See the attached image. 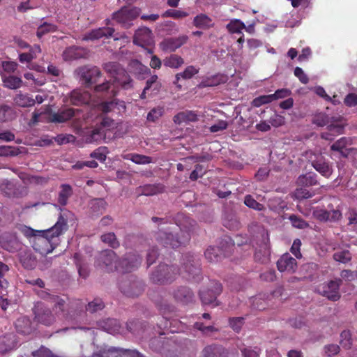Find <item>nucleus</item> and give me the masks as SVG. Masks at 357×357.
<instances>
[{
	"label": "nucleus",
	"mask_w": 357,
	"mask_h": 357,
	"mask_svg": "<svg viewBox=\"0 0 357 357\" xmlns=\"http://www.w3.org/2000/svg\"><path fill=\"white\" fill-rule=\"evenodd\" d=\"M199 259L190 253L185 254L181 260V268L176 265L160 264L150 275L151 281L157 284H170L178 275L188 280H195L200 275Z\"/></svg>",
	"instance_id": "nucleus-1"
},
{
	"label": "nucleus",
	"mask_w": 357,
	"mask_h": 357,
	"mask_svg": "<svg viewBox=\"0 0 357 357\" xmlns=\"http://www.w3.org/2000/svg\"><path fill=\"white\" fill-rule=\"evenodd\" d=\"M65 214L59 216L56 222L51 228L43 231L31 230L33 249L43 255L52 252L59 243V236L68 229Z\"/></svg>",
	"instance_id": "nucleus-2"
},
{
	"label": "nucleus",
	"mask_w": 357,
	"mask_h": 357,
	"mask_svg": "<svg viewBox=\"0 0 357 357\" xmlns=\"http://www.w3.org/2000/svg\"><path fill=\"white\" fill-rule=\"evenodd\" d=\"M190 229L185 230L180 229V234L174 235L171 231H160L157 234V241L167 248H176L185 244L190 238Z\"/></svg>",
	"instance_id": "nucleus-3"
},
{
	"label": "nucleus",
	"mask_w": 357,
	"mask_h": 357,
	"mask_svg": "<svg viewBox=\"0 0 357 357\" xmlns=\"http://www.w3.org/2000/svg\"><path fill=\"white\" fill-rule=\"evenodd\" d=\"M144 282L133 275L123 277L119 283L121 291L125 296L131 298L142 295L144 291Z\"/></svg>",
	"instance_id": "nucleus-4"
},
{
	"label": "nucleus",
	"mask_w": 357,
	"mask_h": 357,
	"mask_svg": "<svg viewBox=\"0 0 357 357\" xmlns=\"http://www.w3.org/2000/svg\"><path fill=\"white\" fill-rule=\"evenodd\" d=\"M140 10L136 7L123 6L112 13V19L122 28L129 29L133 25V21L139 15Z\"/></svg>",
	"instance_id": "nucleus-5"
},
{
	"label": "nucleus",
	"mask_w": 357,
	"mask_h": 357,
	"mask_svg": "<svg viewBox=\"0 0 357 357\" xmlns=\"http://www.w3.org/2000/svg\"><path fill=\"white\" fill-rule=\"evenodd\" d=\"M120 261L112 250H105L99 253L95 261L96 266L107 272L119 271Z\"/></svg>",
	"instance_id": "nucleus-6"
},
{
	"label": "nucleus",
	"mask_w": 357,
	"mask_h": 357,
	"mask_svg": "<svg viewBox=\"0 0 357 357\" xmlns=\"http://www.w3.org/2000/svg\"><path fill=\"white\" fill-rule=\"evenodd\" d=\"M34 321L45 326H50L56 321V317L50 308L43 303H37L33 309Z\"/></svg>",
	"instance_id": "nucleus-7"
},
{
	"label": "nucleus",
	"mask_w": 357,
	"mask_h": 357,
	"mask_svg": "<svg viewBox=\"0 0 357 357\" xmlns=\"http://www.w3.org/2000/svg\"><path fill=\"white\" fill-rule=\"evenodd\" d=\"M342 284V280L337 279L335 280H331L328 282L323 283L317 286V292L326 297L328 300L332 301H337L340 298V287Z\"/></svg>",
	"instance_id": "nucleus-8"
},
{
	"label": "nucleus",
	"mask_w": 357,
	"mask_h": 357,
	"mask_svg": "<svg viewBox=\"0 0 357 357\" xmlns=\"http://www.w3.org/2000/svg\"><path fill=\"white\" fill-rule=\"evenodd\" d=\"M77 71L82 84L86 87H90L96 83L101 76V71L97 66H84L79 67Z\"/></svg>",
	"instance_id": "nucleus-9"
},
{
	"label": "nucleus",
	"mask_w": 357,
	"mask_h": 357,
	"mask_svg": "<svg viewBox=\"0 0 357 357\" xmlns=\"http://www.w3.org/2000/svg\"><path fill=\"white\" fill-rule=\"evenodd\" d=\"M332 121L327 126V131L321 133V138L326 140H333L335 136L344 133V127L347 125L344 119L342 116L332 117Z\"/></svg>",
	"instance_id": "nucleus-10"
},
{
	"label": "nucleus",
	"mask_w": 357,
	"mask_h": 357,
	"mask_svg": "<svg viewBox=\"0 0 357 357\" xmlns=\"http://www.w3.org/2000/svg\"><path fill=\"white\" fill-rule=\"evenodd\" d=\"M122 356L128 357H145L135 349H123L115 347H110L108 349H100L98 352L93 354L92 357H119Z\"/></svg>",
	"instance_id": "nucleus-11"
},
{
	"label": "nucleus",
	"mask_w": 357,
	"mask_h": 357,
	"mask_svg": "<svg viewBox=\"0 0 357 357\" xmlns=\"http://www.w3.org/2000/svg\"><path fill=\"white\" fill-rule=\"evenodd\" d=\"M222 291V284L218 282L213 284L212 289L203 290L199 292L200 299L204 305H213V307L219 305L217 297Z\"/></svg>",
	"instance_id": "nucleus-12"
},
{
	"label": "nucleus",
	"mask_w": 357,
	"mask_h": 357,
	"mask_svg": "<svg viewBox=\"0 0 357 357\" xmlns=\"http://www.w3.org/2000/svg\"><path fill=\"white\" fill-rule=\"evenodd\" d=\"M142 258L135 252L126 254L120 261L119 271L131 272L137 269L141 264Z\"/></svg>",
	"instance_id": "nucleus-13"
},
{
	"label": "nucleus",
	"mask_w": 357,
	"mask_h": 357,
	"mask_svg": "<svg viewBox=\"0 0 357 357\" xmlns=\"http://www.w3.org/2000/svg\"><path fill=\"white\" fill-rule=\"evenodd\" d=\"M298 265L296 259L289 253L282 255L277 261V268L280 272L295 273Z\"/></svg>",
	"instance_id": "nucleus-14"
},
{
	"label": "nucleus",
	"mask_w": 357,
	"mask_h": 357,
	"mask_svg": "<svg viewBox=\"0 0 357 357\" xmlns=\"http://www.w3.org/2000/svg\"><path fill=\"white\" fill-rule=\"evenodd\" d=\"M188 40V37L185 35L176 38H167L160 43V46L163 51L172 52L185 44Z\"/></svg>",
	"instance_id": "nucleus-15"
},
{
	"label": "nucleus",
	"mask_w": 357,
	"mask_h": 357,
	"mask_svg": "<svg viewBox=\"0 0 357 357\" xmlns=\"http://www.w3.org/2000/svg\"><path fill=\"white\" fill-rule=\"evenodd\" d=\"M153 41L152 31L147 27L138 29L134 35L133 42L135 44L144 47L150 45Z\"/></svg>",
	"instance_id": "nucleus-16"
},
{
	"label": "nucleus",
	"mask_w": 357,
	"mask_h": 357,
	"mask_svg": "<svg viewBox=\"0 0 357 357\" xmlns=\"http://www.w3.org/2000/svg\"><path fill=\"white\" fill-rule=\"evenodd\" d=\"M202 357H229V351L220 344H212L203 349Z\"/></svg>",
	"instance_id": "nucleus-17"
},
{
	"label": "nucleus",
	"mask_w": 357,
	"mask_h": 357,
	"mask_svg": "<svg viewBox=\"0 0 357 357\" xmlns=\"http://www.w3.org/2000/svg\"><path fill=\"white\" fill-rule=\"evenodd\" d=\"M174 298L183 304H188L192 301L194 294L192 291L186 286L178 287L172 292Z\"/></svg>",
	"instance_id": "nucleus-18"
},
{
	"label": "nucleus",
	"mask_w": 357,
	"mask_h": 357,
	"mask_svg": "<svg viewBox=\"0 0 357 357\" xmlns=\"http://www.w3.org/2000/svg\"><path fill=\"white\" fill-rule=\"evenodd\" d=\"M314 217L319 221H337L342 217L339 210L327 211L323 208H316L313 211Z\"/></svg>",
	"instance_id": "nucleus-19"
},
{
	"label": "nucleus",
	"mask_w": 357,
	"mask_h": 357,
	"mask_svg": "<svg viewBox=\"0 0 357 357\" xmlns=\"http://www.w3.org/2000/svg\"><path fill=\"white\" fill-rule=\"evenodd\" d=\"M16 337L13 333L0 336V354H5L17 347Z\"/></svg>",
	"instance_id": "nucleus-20"
},
{
	"label": "nucleus",
	"mask_w": 357,
	"mask_h": 357,
	"mask_svg": "<svg viewBox=\"0 0 357 357\" xmlns=\"http://www.w3.org/2000/svg\"><path fill=\"white\" fill-rule=\"evenodd\" d=\"M69 98L72 105L80 106L88 104L90 101L91 96L87 91L75 89L70 93Z\"/></svg>",
	"instance_id": "nucleus-21"
},
{
	"label": "nucleus",
	"mask_w": 357,
	"mask_h": 357,
	"mask_svg": "<svg viewBox=\"0 0 357 357\" xmlns=\"http://www.w3.org/2000/svg\"><path fill=\"white\" fill-rule=\"evenodd\" d=\"M199 120V116L195 111L185 110L176 114L173 121L176 124L189 123Z\"/></svg>",
	"instance_id": "nucleus-22"
},
{
	"label": "nucleus",
	"mask_w": 357,
	"mask_h": 357,
	"mask_svg": "<svg viewBox=\"0 0 357 357\" xmlns=\"http://www.w3.org/2000/svg\"><path fill=\"white\" fill-rule=\"evenodd\" d=\"M312 165L318 172L326 178H328L332 174V168L323 156H319L313 160Z\"/></svg>",
	"instance_id": "nucleus-23"
},
{
	"label": "nucleus",
	"mask_w": 357,
	"mask_h": 357,
	"mask_svg": "<svg viewBox=\"0 0 357 357\" xmlns=\"http://www.w3.org/2000/svg\"><path fill=\"white\" fill-rule=\"evenodd\" d=\"M0 243L3 249L12 252L17 249L18 241L15 235L3 234L0 236Z\"/></svg>",
	"instance_id": "nucleus-24"
},
{
	"label": "nucleus",
	"mask_w": 357,
	"mask_h": 357,
	"mask_svg": "<svg viewBox=\"0 0 357 357\" xmlns=\"http://www.w3.org/2000/svg\"><path fill=\"white\" fill-rule=\"evenodd\" d=\"M99 326L106 332L110 334H117L121 333V326L119 321L116 319H107L101 321Z\"/></svg>",
	"instance_id": "nucleus-25"
},
{
	"label": "nucleus",
	"mask_w": 357,
	"mask_h": 357,
	"mask_svg": "<svg viewBox=\"0 0 357 357\" xmlns=\"http://www.w3.org/2000/svg\"><path fill=\"white\" fill-rule=\"evenodd\" d=\"M75 110L73 108H67L54 113L51 116V120L54 123H64L75 116Z\"/></svg>",
	"instance_id": "nucleus-26"
},
{
	"label": "nucleus",
	"mask_w": 357,
	"mask_h": 357,
	"mask_svg": "<svg viewBox=\"0 0 357 357\" xmlns=\"http://www.w3.org/2000/svg\"><path fill=\"white\" fill-rule=\"evenodd\" d=\"M114 82L119 84L124 89H128L132 86V80L123 68L120 69V71L114 77Z\"/></svg>",
	"instance_id": "nucleus-27"
},
{
	"label": "nucleus",
	"mask_w": 357,
	"mask_h": 357,
	"mask_svg": "<svg viewBox=\"0 0 357 357\" xmlns=\"http://www.w3.org/2000/svg\"><path fill=\"white\" fill-rule=\"evenodd\" d=\"M106 133L104 130L96 125L93 128H91L88 132V134L86 137V140L87 142H100L105 137Z\"/></svg>",
	"instance_id": "nucleus-28"
},
{
	"label": "nucleus",
	"mask_w": 357,
	"mask_h": 357,
	"mask_svg": "<svg viewBox=\"0 0 357 357\" xmlns=\"http://www.w3.org/2000/svg\"><path fill=\"white\" fill-rule=\"evenodd\" d=\"M193 24L197 28L202 29H208L213 26V20L206 14H199L195 17Z\"/></svg>",
	"instance_id": "nucleus-29"
},
{
	"label": "nucleus",
	"mask_w": 357,
	"mask_h": 357,
	"mask_svg": "<svg viewBox=\"0 0 357 357\" xmlns=\"http://www.w3.org/2000/svg\"><path fill=\"white\" fill-rule=\"evenodd\" d=\"M0 190L8 197L18 196L16 185L8 180H3L0 183Z\"/></svg>",
	"instance_id": "nucleus-30"
},
{
	"label": "nucleus",
	"mask_w": 357,
	"mask_h": 357,
	"mask_svg": "<svg viewBox=\"0 0 357 357\" xmlns=\"http://www.w3.org/2000/svg\"><path fill=\"white\" fill-rule=\"evenodd\" d=\"M116 107H117L119 111L121 109L120 107L125 109L126 106L124 105V102L119 101L117 99H113L110 101L103 102L99 105V109L103 113L110 112Z\"/></svg>",
	"instance_id": "nucleus-31"
},
{
	"label": "nucleus",
	"mask_w": 357,
	"mask_h": 357,
	"mask_svg": "<svg viewBox=\"0 0 357 357\" xmlns=\"http://www.w3.org/2000/svg\"><path fill=\"white\" fill-rule=\"evenodd\" d=\"M13 100L15 104L20 107H29L34 105L33 98L27 93H19Z\"/></svg>",
	"instance_id": "nucleus-32"
},
{
	"label": "nucleus",
	"mask_w": 357,
	"mask_h": 357,
	"mask_svg": "<svg viewBox=\"0 0 357 357\" xmlns=\"http://www.w3.org/2000/svg\"><path fill=\"white\" fill-rule=\"evenodd\" d=\"M298 185L304 187H310L318 184L317 174L314 173H307L298 176L297 179Z\"/></svg>",
	"instance_id": "nucleus-33"
},
{
	"label": "nucleus",
	"mask_w": 357,
	"mask_h": 357,
	"mask_svg": "<svg viewBox=\"0 0 357 357\" xmlns=\"http://www.w3.org/2000/svg\"><path fill=\"white\" fill-rule=\"evenodd\" d=\"M164 191V185L162 184H147L140 187L142 195L152 196Z\"/></svg>",
	"instance_id": "nucleus-34"
},
{
	"label": "nucleus",
	"mask_w": 357,
	"mask_h": 357,
	"mask_svg": "<svg viewBox=\"0 0 357 357\" xmlns=\"http://www.w3.org/2000/svg\"><path fill=\"white\" fill-rule=\"evenodd\" d=\"M3 83L5 87L10 89H17L22 86V80L20 77L14 75L3 76Z\"/></svg>",
	"instance_id": "nucleus-35"
},
{
	"label": "nucleus",
	"mask_w": 357,
	"mask_h": 357,
	"mask_svg": "<svg viewBox=\"0 0 357 357\" xmlns=\"http://www.w3.org/2000/svg\"><path fill=\"white\" fill-rule=\"evenodd\" d=\"M222 250L219 247H208L204 252L206 259L209 262H217L221 259Z\"/></svg>",
	"instance_id": "nucleus-36"
},
{
	"label": "nucleus",
	"mask_w": 357,
	"mask_h": 357,
	"mask_svg": "<svg viewBox=\"0 0 357 357\" xmlns=\"http://www.w3.org/2000/svg\"><path fill=\"white\" fill-rule=\"evenodd\" d=\"M61 190L59 194L58 202L61 206H65L68 202V198L73 194V189L68 184H62L61 185Z\"/></svg>",
	"instance_id": "nucleus-37"
},
{
	"label": "nucleus",
	"mask_w": 357,
	"mask_h": 357,
	"mask_svg": "<svg viewBox=\"0 0 357 357\" xmlns=\"http://www.w3.org/2000/svg\"><path fill=\"white\" fill-rule=\"evenodd\" d=\"M163 63L165 66L172 68H178L184 63V60L181 56L177 54H172L163 60Z\"/></svg>",
	"instance_id": "nucleus-38"
},
{
	"label": "nucleus",
	"mask_w": 357,
	"mask_h": 357,
	"mask_svg": "<svg viewBox=\"0 0 357 357\" xmlns=\"http://www.w3.org/2000/svg\"><path fill=\"white\" fill-rule=\"evenodd\" d=\"M57 30L58 27L56 25L45 22L38 27L36 36L38 38H40L44 35L48 33L55 32Z\"/></svg>",
	"instance_id": "nucleus-39"
},
{
	"label": "nucleus",
	"mask_w": 357,
	"mask_h": 357,
	"mask_svg": "<svg viewBox=\"0 0 357 357\" xmlns=\"http://www.w3.org/2000/svg\"><path fill=\"white\" fill-rule=\"evenodd\" d=\"M100 240L109 247L115 249L119 247L120 243L114 232L103 234L100 236Z\"/></svg>",
	"instance_id": "nucleus-40"
},
{
	"label": "nucleus",
	"mask_w": 357,
	"mask_h": 357,
	"mask_svg": "<svg viewBox=\"0 0 357 357\" xmlns=\"http://www.w3.org/2000/svg\"><path fill=\"white\" fill-rule=\"evenodd\" d=\"M160 87L161 84L158 81V76L154 75L146 80V86L144 88L149 91H151V94H156L160 91Z\"/></svg>",
	"instance_id": "nucleus-41"
},
{
	"label": "nucleus",
	"mask_w": 357,
	"mask_h": 357,
	"mask_svg": "<svg viewBox=\"0 0 357 357\" xmlns=\"http://www.w3.org/2000/svg\"><path fill=\"white\" fill-rule=\"evenodd\" d=\"M350 139L343 137L337 140L331 146V149L334 151H338L342 155L347 157V154L344 153V149L350 142Z\"/></svg>",
	"instance_id": "nucleus-42"
},
{
	"label": "nucleus",
	"mask_w": 357,
	"mask_h": 357,
	"mask_svg": "<svg viewBox=\"0 0 357 357\" xmlns=\"http://www.w3.org/2000/svg\"><path fill=\"white\" fill-rule=\"evenodd\" d=\"M199 72V69L196 68L193 66H189L184 70L183 72L177 73L176 75V81L174 82L175 84H177L180 78H183L185 79H188L192 78L195 75L197 74Z\"/></svg>",
	"instance_id": "nucleus-43"
},
{
	"label": "nucleus",
	"mask_w": 357,
	"mask_h": 357,
	"mask_svg": "<svg viewBox=\"0 0 357 357\" xmlns=\"http://www.w3.org/2000/svg\"><path fill=\"white\" fill-rule=\"evenodd\" d=\"M125 158L138 165H146L153 162L151 157L137 153L129 154Z\"/></svg>",
	"instance_id": "nucleus-44"
},
{
	"label": "nucleus",
	"mask_w": 357,
	"mask_h": 357,
	"mask_svg": "<svg viewBox=\"0 0 357 357\" xmlns=\"http://www.w3.org/2000/svg\"><path fill=\"white\" fill-rule=\"evenodd\" d=\"M20 262L26 269H33L37 264L36 258L31 254L25 253L20 257Z\"/></svg>",
	"instance_id": "nucleus-45"
},
{
	"label": "nucleus",
	"mask_w": 357,
	"mask_h": 357,
	"mask_svg": "<svg viewBox=\"0 0 357 357\" xmlns=\"http://www.w3.org/2000/svg\"><path fill=\"white\" fill-rule=\"evenodd\" d=\"M245 24L238 19L231 20L227 25V29L231 33H242Z\"/></svg>",
	"instance_id": "nucleus-46"
},
{
	"label": "nucleus",
	"mask_w": 357,
	"mask_h": 357,
	"mask_svg": "<svg viewBox=\"0 0 357 357\" xmlns=\"http://www.w3.org/2000/svg\"><path fill=\"white\" fill-rule=\"evenodd\" d=\"M22 153L20 148L12 146L0 145V155L8 156H17Z\"/></svg>",
	"instance_id": "nucleus-47"
},
{
	"label": "nucleus",
	"mask_w": 357,
	"mask_h": 357,
	"mask_svg": "<svg viewBox=\"0 0 357 357\" xmlns=\"http://www.w3.org/2000/svg\"><path fill=\"white\" fill-rule=\"evenodd\" d=\"M63 56L66 61L77 59L81 57L80 50L76 47H68L63 52Z\"/></svg>",
	"instance_id": "nucleus-48"
},
{
	"label": "nucleus",
	"mask_w": 357,
	"mask_h": 357,
	"mask_svg": "<svg viewBox=\"0 0 357 357\" xmlns=\"http://www.w3.org/2000/svg\"><path fill=\"white\" fill-rule=\"evenodd\" d=\"M244 204L249 208L256 210L257 211H261L264 210L263 204L257 202L252 195H247L244 198Z\"/></svg>",
	"instance_id": "nucleus-49"
},
{
	"label": "nucleus",
	"mask_w": 357,
	"mask_h": 357,
	"mask_svg": "<svg viewBox=\"0 0 357 357\" xmlns=\"http://www.w3.org/2000/svg\"><path fill=\"white\" fill-rule=\"evenodd\" d=\"M105 307L103 301L100 298H95L93 301L89 302L85 307L86 310L91 313L96 312Z\"/></svg>",
	"instance_id": "nucleus-50"
},
{
	"label": "nucleus",
	"mask_w": 357,
	"mask_h": 357,
	"mask_svg": "<svg viewBox=\"0 0 357 357\" xmlns=\"http://www.w3.org/2000/svg\"><path fill=\"white\" fill-rule=\"evenodd\" d=\"M273 98L274 97L272 96V94L260 96L255 98L252 101V105L255 107H259L263 105L268 104L274 101Z\"/></svg>",
	"instance_id": "nucleus-51"
},
{
	"label": "nucleus",
	"mask_w": 357,
	"mask_h": 357,
	"mask_svg": "<svg viewBox=\"0 0 357 357\" xmlns=\"http://www.w3.org/2000/svg\"><path fill=\"white\" fill-rule=\"evenodd\" d=\"M333 259L338 262L346 264L351 261V254L349 250H342L333 254Z\"/></svg>",
	"instance_id": "nucleus-52"
},
{
	"label": "nucleus",
	"mask_w": 357,
	"mask_h": 357,
	"mask_svg": "<svg viewBox=\"0 0 357 357\" xmlns=\"http://www.w3.org/2000/svg\"><path fill=\"white\" fill-rule=\"evenodd\" d=\"M13 109L6 105H0V122H6L11 120Z\"/></svg>",
	"instance_id": "nucleus-53"
},
{
	"label": "nucleus",
	"mask_w": 357,
	"mask_h": 357,
	"mask_svg": "<svg viewBox=\"0 0 357 357\" xmlns=\"http://www.w3.org/2000/svg\"><path fill=\"white\" fill-rule=\"evenodd\" d=\"M105 70L114 77L122 69V66L117 62H107L103 66Z\"/></svg>",
	"instance_id": "nucleus-54"
},
{
	"label": "nucleus",
	"mask_w": 357,
	"mask_h": 357,
	"mask_svg": "<svg viewBox=\"0 0 357 357\" xmlns=\"http://www.w3.org/2000/svg\"><path fill=\"white\" fill-rule=\"evenodd\" d=\"M164 113V108L162 107H154L150 110L147 114L146 119L148 121L155 122L160 118Z\"/></svg>",
	"instance_id": "nucleus-55"
},
{
	"label": "nucleus",
	"mask_w": 357,
	"mask_h": 357,
	"mask_svg": "<svg viewBox=\"0 0 357 357\" xmlns=\"http://www.w3.org/2000/svg\"><path fill=\"white\" fill-rule=\"evenodd\" d=\"M188 15V13L183 10L169 9L166 10L162 17H172L174 19H181L185 17Z\"/></svg>",
	"instance_id": "nucleus-56"
},
{
	"label": "nucleus",
	"mask_w": 357,
	"mask_h": 357,
	"mask_svg": "<svg viewBox=\"0 0 357 357\" xmlns=\"http://www.w3.org/2000/svg\"><path fill=\"white\" fill-rule=\"evenodd\" d=\"M107 153V148L105 146H100L91 153V157L96 158L100 162H104L106 160Z\"/></svg>",
	"instance_id": "nucleus-57"
},
{
	"label": "nucleus",
	"mask_w": 357,
	"mask_h": 357,
	"mask_svg": "<svg viewBox=\"0 0 357 357\" xmlns=\"http://www.w3.org/2000/svg\"><path fill=\"white\" fill-rule=\"evenodd\" d=\"M289 219L292 226L296 228L305 229L308 227V223L305 220L296 215H291Z\"/></svg>",
	"instance_id": "nucleus-58"
},
{
	"label": "nucleus",
	"mask_w": 357,
	"mask_h": 357,
	"mask_svg": "<svg viewBox=\"0 0 357 357\" xmlns=\"http://www.w3.org/2000/svg\"><path fill=\"white\" fill-rule=\"evenodd\" d=\"M225 82V77L224 76L215 75L211 78H208L206 80L202 82V84L204 86H213L224 83Z\"/></svg>",
	"instance_id": "nucleus-59"
},
{
	"label": "nucleus",
	"mask_w": 357,
	"mask_h": 357,
	"mask_svg": "<svg viewBox=\"0 0 357 357\" xmlns=\"http://www.w3.org/2000/svg\"><path fill=\"white\" fill-rule=\"evenodd\" d=\"M230 327L236 332L238 333L244 324L243 317H232L229 319Z\"/></svg>",
	"instance_id": "nucleus-60"
},
{
	"label": "nucleus",
	"mask_w": 357,
	"mask_h": 357,
	"mask_svg": "<svg viewBox=\"0 0 357 357\" xmlns=\"http://www.w3.org/2000/svg\"><path fill=\"white\" fill-rule=\"evenodd\" d=\"M74 258L75 259V263L78 269L79 275L83 278H86L89 275L88 268L81 264V262L79 261V255L78 253H75L74 255Z\"/></svg>",
	"instance_id": "nucleus-61"
},
{
	"label": "nucleus",
	"mask_w": 357,
	"mask_h": 357,
	"mask_svg": "<svg viewBox=\"0 0 357 357\" xmlns=\"http://www.w3.org/2000/svg\"><path fill=\"white\" fill-rule=\"evenodd\" d=\"M204 166L202 165H196L195 169L190 174L191 181H197L199 178L202 177L205 174Z\"/></svg>",
	"instance_id": "nucleus-62"
},
{
	"label": "nucleus",
	"mask_w": 357,
	"mask_h": 357,
	"mask_svg": "<svg viewBox=\"0 0 357 357\" xmlns=\"http://www.w3.org/2000/svg\"><path fill=\"white\" fill-rule=\"evenodd\" d=\"M33 357H54L52 352L44 346H41L38 349L32 351Z\"/></svg>",
	"instance_id": "nucleus-63"
},
{
	"label": "nucleus",
	"mask_w": 357,
	"mask_h": 357,
	"mask_svg": "<svg viewBox=\"0 0 357 357\" xmlns=\"http://www.w3.org/2000/svg\"><path fill=\"white\" fill-rule=\"evenodd\" d=\"M158 257V249L155 247L150 248L146 255L147 266L152 265Z\"/></svg>",
	"instance_id": "nucleus-64"
}]
</instances>
